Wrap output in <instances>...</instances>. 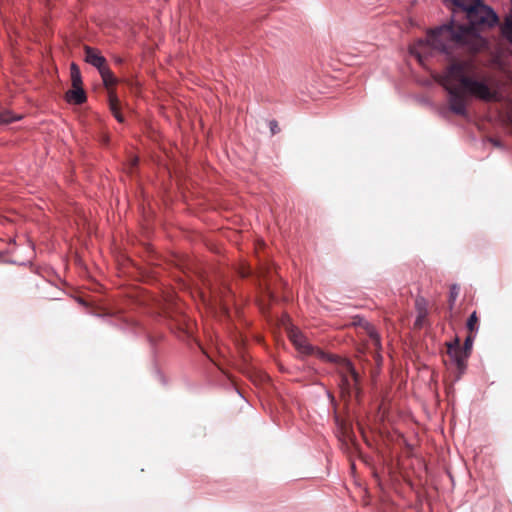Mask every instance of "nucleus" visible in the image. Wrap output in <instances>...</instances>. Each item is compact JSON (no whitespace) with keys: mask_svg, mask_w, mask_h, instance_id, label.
Segmentation results:
<instances>
[{"mask_svg":"<svg viewBox=\"0 0 512 512\" xmlns=\"http://www.w3.org/2000/svg\"><path fill=\"white\" fill-rule=\"evenodd\" d=\"M465 16L468 20L467 25L451 20L448 24L432 30L427 40L419 41L418 45L411 49V53L420 58L418 48L424 50L428 46L451 57L458 54V50L472 54L481 51L486 45V40L480 35L479 30L495 26L499 18L483 1Z\"/></svg>","mask_w":512,"mask_h":512,"instance_id":"1","label":"nucleus"},{"mask_svg":"<svg viewBox=\"0 0 512 512\" xmlns=\"http://www.w3.org/2000/svg\"><path fill=\"white\" fill-rule=\"evenodd\" d=\"M474 65L471 60L453 59L437 81L448 93L450 110L461 116L467 114L468 94L485 102H504L505 96L499 90V83L491 85L486 80L472 77Z\"/></svg>","mask_w":512,"mask_h":512,"instance_id":"2","label":"nucleus"},{"mask_svg":"<svg viewBox=\"0 0 512 512\" xmlns=\"http://www.w3.org/2000/svg\"><path fill=\"white\" fill-rule=\"evenodd\" d=\"M447 356L450 362L456 366L458 371L457 379H459L466 369V361L469 355L460 347L458 338L455 339L454 343L448 344Z\"/></svg>","mask_w":512,"mask_h":512,"instance_id":"3","label":"nucleus"},{"mask_svg":"<svg viewBox=\"0 0 512 512\" xmlns=\"http://www.w3.org/2000/svg\"><path fill=\"white\" fill-rule=\"evenodd\" d=\"M317 358L322 359L324 361L335 363L340 378H342L343 376L348 377L353 375H359L356 372L355 368L352 366L351 362L347 359L340 358L333 354H328L323 350H317Z\"/></svg>","mask_w":512,"mask_h":512,"instance_id":"4","label":"nucleus"},{"mask_svg":"<svg viewBox=\"0 0 512 512\" xmlns=\"http://www.w3.org/2000/svg\"><path fill=\"white\" fill-rule=\"evenodd\" d=\"M289 339L301 353L305 355H315L317 357V350L320 349L313 347L300 331L291 329L289 331Z\"/></svg>","mask_w":512,"mask_h":512,"instance_id":"5","label":"nucleus"},{"mask_svg":"<svg viewBox=\"0 0 512 512\" xmlns=\"http://www.w3.org/2000/svg\"><path fill=\"white\" fill-rule=\"evenodd\" d=\"M361 377L360 375L343 376L340 378V389L343 396L350 397L353 393L359 397L361 393Z\"/></svg>","mask_w":512,"mask_h":512,"instance_id":"6","label":"nucleus"},{"mask_svg":"<svg viewBox=\"0 0 512 512\" xmlns=\"http://www.w3.org/2000/svg\"><path fill=\"white\" fill-rule=\"evenodd\" d=\"M84 51L86 62L96 67L98 70L107 65L106 59L100 54L99 50L85 46Z\"/></svg>","mask_w":512,"mask_h":512,"instance_id":"7","label":"nucleus"},{"mask_svg":"<svg viewBox=\"0 0 512 512\" xmlns=\"http://www.w3.org/2000/svg\"><path fill=\"white\" fill-rule=\"evenodd\" d=\"M108 99H109V107H110L112 114L114 115V117L117 119L118 122L123 123L124 117L120 112V101L116 95L115 90L109 91Z\"/></svg>","mask_w":512,"mask_h":512,"instance_id":"8","label":"nucleus"},{"mask_svg":"<svg viewBox=\"0 0 512 512\" xmlns=\"http://www.w3.org/2000/svg\"><path fill=\"white\" fill-rule=\"evenodd\" d=\"M99 73L102 77L103 83H104L105 87L107 88L108 92L110 90H114L113 87L117 83V78L114 76V74L110 70V68L106 65L99 70Z\"/></svg>","mask_w":512,"mask_h":512,"instance_id":"9","label":"nucleus"},{"mask_svg":"<svg viewBox=\"0 0 512 512\" xmlns=\"http://www.w3.org/2000/svg\"><path fill=\"white\" fill-rule=\"evenodd\" d=\"M66 98L69 102L80 105L86 101V94L82 87H72V89L66 93Z\"/></svg>","mask_w":512,"mask_h":512,"instance_id":"10","label":"nucleus"},{"mask_svg":"<svg viewBox=\"0 0 512 512\" xmlns=\"http://www.w3.org/2000/svg\"><path fill=\"white\" fill-rule=\"evenodd\" d=\"M416 308H417V318L414 322V326H415V328L420 329L423 326V324L427 318V315H428V311H427L426 305L424 303V300H417Z\"/></svg>","mask_w":512,"mask_h":512,"instance_id":"11","label":"nucleus"},{"mask_svg":"<svg viewBox=\"0 0 512 512\" xmlns=\"http://www.w3.org/2000/svg\"><path fill=\"white\" fill-rule=\"evenodd\" d=\"M365 330L371 340L372 345L376 349H379L381 347V339L374 326H372L369 323H366Z\"/></svg>","mask_w":512,"mask_h":512,"instance_id":"12","label":"nucleus"},{"mask_svg":"<svg viewBox=\"0 0 512 512\" xmlns=\"http://www.w3.org/2000/svg\"><path fill=\"white\" fill-rule=\"evenodd\" d=\"M70 76L73 88L82 87L80 69L75 63H72L70 66Z\"/></svg>","mask_w":512,"mask_h":512,"instance_id":"13","label":"nucleus"},{"mask_svg":"<svg viewBox=\"0 0 512 512\" xmlns=\"http://www.w3.org/2000/svg\"><path fill=\"white\" fill-rule=\"evenodd\" d=\"M459 293H460V287L456 284H453L450 287L449 298H448V308L450 311L453 310L455 301H456L457 297L459 296Z\"/></svg>","mask_w":512,"mask_h":512,"instance_id":"14","label":"nucleus"},{"mask_svg":"<svg viewBox=\"0 0 512 512\" xmlns=\"http://www.w3.org/2000/svg\"><path fill=\"white\" fill-rule=\"evenodd\" d=\"M478 316H477V313L476 311H474L470 317L468 318L467 320V330L469 331L470 334H474L477 332L478 330Z\"/></svg>","mask_w":512,"mask_h":512,"instance_id":"15","label":"nucleus"},{"mask_svg":"<svg viewBox=\"0 0 512 512\" xmlns=\"http://www.w3.org/2000/svg\"><path fill=\"white\" fill-rule=\"evenodd\" d=\"M12 121H14V118L11 116V113L0 108V122L10 123Z\"/></svg>","mask_w":512,"mask_h":512,"instance_id":"16","label":"nucleus"},{"mask_svg":"<svg viewBox=\"0 0 512 512\" xmlns=\"http://www.w3.org/2000/svg\"><path fill=\"white\" fill-rule=\"evenodd\" d=\"M474 336L473 334H470L467 336L464 342V348H462L463 351H466L468 354L471 351L472 343H473Z\"/></svg>","mask_w":512,"mask_h":512,"instance_id":"17","label":"nucleus"},{"mask_svg":"<svg viewBox=\"0 0 512 512\" xmlns=\"http://www.w3.org/2000/svg\"><path fill=\"white\" fill-rule=\"evenodd\" d=\"M269 126H270V130H271V133L274 135V134H277L279 131H280V128L278 126V123L277 121L275 120H271L269 122Z\"/></svg>","mask_w":512,"mask_h":512,"instance_id":"18","label":"nucleus"},{"mask_svg":"<svg viewBox=\"0 0 512 512\" xmlns=\"http://www.w3.org/2000/svg\"><path fill=\"white\" fill-rule=\"evenodd\" d=\"M137 163H138V159H137V158H135V159H133V160L131 161V170H132L134 167H136V166H137Z\"/></svg>","mask_w":512,"mask_h":512,"instance_id":"19","label":"nucleus"},{"mask_svg":"<svg viewBox=\"0 0 512 512\" xmlns=\"http://www.w3.org/2000/svg\"><path fill=\"white\" fill-rule=\"evenodd\" d=\"M249 274H250V272H249V271H247V272H244V271H243V272H241L242 277H248V276H249Z\"/></svg>","mask_w":512,"mask_h":512,"instance_id":"20","label":"nucleus"},{"mask_svg":"<svg viewBox=\"0 0 512 512\" xmlns=\"http://www.w3.org/2000/svg\"><path fill=\"white\" fill-rule=\"evenodd\" d=\"M509 102L512 104V99H511V100H509Z\"/></svg>","mask_w":512,"mask_h":512,"instance_id":"21","label":"nucleus"}]
</instances>
